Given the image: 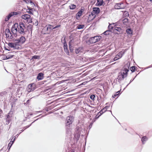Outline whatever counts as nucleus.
Masks as SVG:
<instances>
[{"label":"nucleus","instance_id":"31","mask_svg":"<svg viewBox=\"0 0 152 152\" xmlns=\"http://www.w3.org/2000/svg\"><path fill=\"white\" fill-rule=\"evenodd\" d=\"M106 110L104 108L102 109L99 113H100V115L105 112L106 111Z\"/></svg>","mask_w":152,"mask_h":152},{"label":"nucleus","instance_id":"19","mask_svg":"<svg viewBox=\"0 0 152 152\" xmlns=\"http://www.w3.org/2000/svg\"><path fill=\"white\" fill-rule=\"evenodd\" d=\"M128 22V19L127 18H125L122 20V23L123 25H127Z\"/></svg>","mask_w":152,"mask_h":152},{"label":"nucleus","instance_id":"13","mask_svg":"<svg viewBox=\"0 0 152 152\" xmlns=\"http://www.w3.org/2000/svg\"><path fill=\"white\" fill-rule=\"evenodd\" d=\"M44 78V74L42 73H40L38 75L37 77V79L38 80H41L43 79Z\"/></svg>","mask_w":152,"mask_h":152},{"label":"nucleus","instance_id":"42","mask_svg":"<svg viewBox=\"0 0 152 152\" xmlns=\"http://www.w3.org/2000/svg\"><path fill=\"white\" fill-rule=\"evenodd\" d=\"M14 43L15 45H14V47H13V48H14L15 49H17L18 48V45L16 43Z\"/></svg>","mask_w":152,"mask_h":152},{"label":"nucleus","instance_id":"38","mask_svg":"<svg viewBox=\"0 0 152 152\" xmlns=\"http://www.w3.org/2000/svg\"><path fill=\"white\" fill-rule=\"evenodd\" d=\"M135 70V67L134 66H132L131 68V70L132 72H134Z\"/></svg>","mask_w":152,"mask_h":152},{"label":"nucleus","instance_id":"16","mask_svg":"<svg viewBox=\"0 0 152 152\" xmlns=\"http://www.w3.org/2000/svg\"><path fill=\"white\" fill-rule=\"evenodd\" d=\"M14 138L13 139V141L12 140V141H10V143L8 144V147H9L8 150H9L10 148H11V147L12 146V145L14 143V141H15V137L14 136Z\"/></svg>","mask_w":152,"mask_h":152},{"label":"nucleus","instance_id":"50","mask_svg":"<svg viewBox=\"0 0 152 152\" xmlns=\"http://www.w3.org/2000/svg\"><path fill=\"white\" fill-rule=\"evenodd\" d=\"M12 57H13L12 56H11L10 57H8V58H7V56L6 58L7 59H8L10 58H12Z\"/></svg>","mask_w":152,"mask_h":152},{"label":"nucleus","instance_id":"32","mask_svg":"<svg viewBox=\"0 0 152 152\" xmlns=\"http://www.w3.org/2000/svg\"><path fill=\"white\" fill-rule=\"evenodd\" d=\"M81 48H79L77 49H76L75 50V52L76 54L80 52L81 51Z\"/></svg>","mask_w":152,"mask_h":152},{"label":"nucleus","instance_id":"46","mask_svg":"<svg viewBox=\"0 0 152 152\" xmlns=\"http://www.w3.org/2000/svg\"><path fill=\"white\" fill-rule=\"evenodd\" d=\"M84 11V9L81 8L80 10L79 11L81 12V13H82V12Z\"/></svg>","mask_w":152,"mask_h":152},{"label":"nucleus","instance_id":"60","mask_svg":"<svg viewBox=\"0 0 152 152\" xmlns=\"http://www.w3.org/2000/svg\"><path fill=\"white\" fill-rule=\"evenodd\" d=\"M151 1H152V0H149Z\"/></svg>","mask_w":152,"mask_h":152},{"label":"nucleus","instance_id":"47","mask_svg":"<svg viewBox=\"0 0 152 152\" xmlns=\"http://www.w3.org/2000/svg\"><path fill=\"white\" fill-rule=\"evenodd\" d=\"M134 78L132 80H131L130 81V83L126 86V87L131 83L133 80H134Z\"/></svg>","mask_w":152,"mask_h":152},{"label":"nucleus","instance_id":"57","mask_svg":"<svg viewBox=\"0 0 152 152\" xmlns=\"http://www.w3.org/2000/svg\"><path fill=\"white\" fill-rule=\"evenodd\" d=\"M106 1H107L108 2H109V1H110V0H105Z\"/></svg>","mask_w":152,"mask_h":152},{"label":"nucleus","instance_id":"51","mask_svg":"<svg viewBox=\"0 0 152 152\" xmlns=\"http://www.w3.org/2000/svg\"><path fill=\"white\" fill-rule=\"evenodd\" d=\"M152 67V66L151 65L150 66H149L147 67L146 68H145V69H148L150 67Z\"/></svg>","mask_w":152,"mask_h":152},{"label":"nucleus","instance_id":"2","mask_svg":"<svg viewBox=\"0 0 152 152\" xmlns=\"http://www.w3.org/2000/svg\"><path fill=\"white\" fill-rule=\"evenodd\" d=\"M83 124H82V125H79L78 124L75 128V130L76 133L74 135L75 138L74 139L75 140V142L76 141L77 142L82 132H83V131L84 130L83 128Z\"/></svg>","mask_w":152,"mask_h":152},{"label":"nucleus","instance_id":"43","mask_svg":"<svg viewBox=\"0 0 152 152\" xmlns=\"http://www.w3.org/2000/svg\"><path fill=\"white\" fill-rule=\"evenodd\" d=\"M60 25H57L54 27H53V29H55L59 27H60Z\"/></svg>","mask_w":152,"mask_h":152},{"label":"nucleus","instance_id":"54","mask_svg":"<svg viewBox=\"0 0 152 152\" xmlns=\"http://www.w3.org/2000/svg\"><path fill=\"white\" fill-rule=\"evenodd\" d=\"M29 14H32V12L30 11L28 12Z\"/></svg>","mask_w":152,"mask_h":152},{"label":"nucleus","instance_id":"10","mask_svg":"<svg viewBox=\"0 0 152 152\" xmlns=\"http://www.w3.org/2000/svg\"><path fill=\"white\" fill-rule=\"evenodd\" d=\"M53 26L49 24L47 25L44 28L43 30L50 32L52 30L54 29H53Z\"/></svg>","mask_w":152,"mask_h":152},{"label":"nucleus","instance_id":"34","mask_svg":"<svg viewBox=\"0 0 152 152\" xmlns=\"http://www.w3.org/2000/svg\"><path fill=\"white\" fill-rule=\"evenodd\" d=\"M27 21L28 23H31L32 22V18H31V17H30L29 18H28L27 20Z\"/></svg>","mask_w":152,"mask_h":152},{"label":"nucleus","instance_id":"17","mask_svg":"<svg viewBox=\"0 0 152 152\" xmlns=\"http://www.w3.org/2000/svg\"><path fill=\"white\" fill-rule=\"evenodd\" d=\"M103 3V0H97V2L96 5L98 6H102Z\"/></svg>","mask_w":152,"mask_h":152},{"label":"nucleus","instance_id":"30","mask_svg":"<svg viewBox=\"0 0 152 152\" xmlns=\"http://www.w3.org/2000/svg\"><path fill=\"white\" fill-rule=\"evenodd\" d=\"M84 27V25H79L77 26V28L78 29H81L83 28Z\"/></svg>","mask_w":152,"mask_h":152},{"label":"nucleus","instance_id":"44","mask_svg":"<svg viewBox=\"0 0 152 152\" xmlns=\"http://www.w3.org/2000/svg\"><path fill=\"white\" fill-rule=\"evenodd\" d=\"M118 59H119V58H118V57L116 56L114 58L113 60L115 61L117 60Z\"/></svg>","mask_w":152,"mask_h":152},{"label":"nucleus","instance_id":"8","mask_svg":"<svg viewBox=\"0 0 152 152\" xmlns=\"http://www.w3.org/2000/svg\"><path fill=\"white\" fill-rule=\"evenodd\" d=\"M35 85L34 84H30L28 86L27 91L28 92H30L34 91L35 89Z\"/></svg>","mask_w":152,"mask_h":152},{"label":"nucleus","instance_id":"6","mask_svg":"<svg viewBox=\"0 0 152 152\" xmlns=\"http://www.w3.org/2000/svg\"><path fill=\"white\" fill-rule=\"evenodd\" d=\"M18 23H15L12 26L11 29L12 34L14 35L15 37H16L17 36V32H18Z\"/></svg>","mask_w":152,"mask_h":152},{"label":"nucleus","instance_id":"35","mask_svg":"<svg viewBox=\"0 0 152 152\" xmlns=\"http://www.w3.org/2000/svg\"><path fill=\"white\" fill-rule=\"evenodd\" d=\"M40 56H32V58L35 59H38L39 58Z\"/></svg>","mask_w":152,"mask_h":152},{"label":"nucleus","instance_id":"15","mask_svg":"<svg viewBox=\"0 0 152 152\" xmlns=\"http://www.w3.org/2000/svg\"><path fill=\"white\" fill-rule=\"evenodd\" d=\"M93 10L95 13L97 14L100 12V9L99 8L94 7L93 8Z\"/></svg>","mask_w":152,"mask_h":152},{"label":"nucleus","instance_id":"39","mask_svg":"<svg viewBox=\"0 0 152 152\" xmlns=\"http://www.w3.org/2000/svg\"><path fill=\"white\" fill-rule=\"evenodd\" d=\"M95 97V96L94 95L92 94L90 96V98L92 100H94Z\"/></svg>","mask_w":152,"mask_h":152},{"label":"nucleus","instance_id":"49","mask_svg":"<svg viewBox=\"0 0 152 152\" xmlns=\"http://www.w3.org/2000/svg\"><path fill=\"white\" fill-rule=\"evenodd\" d=\"M110 107V106H106L104 108L106 109V110H107L108 109V107Z\"/></svg>","mask_w":152,"mask_h":152},{"label":"nucleus","instance_id":"29","mask_svg":"<svg viewBox=\"0 0 152 152\" xmlns=\"http://www.w3.org/2000/svg\"><path fill=\"white\" fill-rule=\"evenodd\" d=\"M12 113H13L12 111H10L7 115L6 118H10V117H11L12 116L11 115L12 114Z\"/></svg>","mask_w":152,"mask_h":152},{"label":"nucleus","instance_id":"59","mask_svg":"<svg viewBox=\"0 0 152 152\" xmlns=\"http://www.w3.org/2000/svg\"><path fill=\"white\" fill-rule=\"evenodd\" d=\"M42 111H39L38 112H39V113H41L42 112Z\"/></svg>","mask_w":152,"mask_h":152},{"label":"nucleus","instance_id":"48","mask_svg":"<svg viewBox=\"0 0 152 152\" xmlns=\"http://www.w3.org/2000/svg\"><path fill=\"white\" fill-rule=\"evenodd\" d=\"M92 124L91 123V124L88 127V128L89 129H90L91 128V127H92Z\"/></svg>","mask_w":152,"mask_h":152},{"label":"nucleus","instance_id":"27","mask_svg":"<svg viewBox=\"0 0 152 152\" xmlns=\"http://www.w3.org/2000/svg\"><path fill=\"white\" fill-rule=\"evenodd\" d=\"M69 8L70 9L74 10L76 7V6L74 4H72L69 6Z\"/></svg>","mask_w":152,"mask_h":152},{"label":"nucleus","instance_id":"33","mask_svg":"<svg viewBox=\"0 0 152 152\" xmlns=\"http://www.w3.org/2000/svg\"><path fill=\"white\" fill-rule=\"evenodd\" d=\"M14 45H15L14 43H9L8 44V46L11 48H13L14 47Z\"/></svg>","mask_w":152,"mask_h":152},{"label":"nucleus","instance_id":"36","mask_svg":"<svg viewBox=\"0 0 152 152\" xmlns=\"http://www.w3.org/2000/svg\"><path fill=\"white\" fill-rule=\"evenodd\" d=\"M110 30H107L104 32V34L105 35H107L110 34Z\"/></svg>","mask_w":152,"mask_h":152},{"label":"nucleus","instance_id":"9","mask_svg":"<svg viewBox=\"0 0 152 152\" xmlns=\"http://www.w3.org/2000/svg\"><path fill=\"white\" fill-rule=\"evenodd\" d=\"M18 14V13L16 12H12L9 14L5 18V20L7 21L9 20V19L12 16L14 15H16Z\"/></svg>","mask_w":152,"mask_h":152},{"label":"nucleus","instance_id":"7","mask_svg":"<svg viewBox=\"0 0 152 152\" xmlns=\"http://www.w3.org/2000/svg\"><path fill=\"white\" fill-rule=\"evenodd\" d=\"M101 38V36H96L91 37L89 39V41L91 43H95L100 40Z\"/></svg>","mask_w":152,"mask_h":152},{"label":"nucleus","instance_id":"28","mask_svg":"<svg viewBox=\"0 0 152 152\" xmlns=\"http://www.w3.org/2000/svg\"><path fill=\"white\" fill-rule=\"evenodd\" d=\"M82 13L81 12L78 11L76 15V18L77 19H78V18L80 17L82 15Z\"/></svg>","mask_w":152,"mask_h":152},{"label":"nucleus","instance_id":"24","mask_svg":"<svg viewBox=\"0 0 152 152\" xmlns=\"http://www.w3.org/2000/svg\"><path fill=\"white\" fill-rule=\"evenodd\" d=\"M114 31L115 32V31H117L119 32H120L121 31V28L120 27H117V26H114Z\"/></svg>","mask_w":152,"mask_h":152},{"label":"nucleus","instance_id":"56","mask_svg":"<svg viewBox=\"0 0 152 152\" xmlns=\"http://www.w3.org/2000/svg\"><path fill=\"white\" fill-rule=\"evenodd\" d=\"M2 112V110H0V113H1Z\"/></svg>","mask_w":152,"mask_h":152},{"label":"nucleus","instance_id":"61","mask_svg":"<svg viewBox=\"0 0 152 152\" xmlns=\"http://www.w3.org/2000/svg\"><path fill=\"white\" fill-rule=\"evenodd\" d=\"M71 152H74V151H72Z\"/></svg>","mask_w":152,"mask_h":152},{"label":"nucleus","instance_id":"14","mask_svg":"<svg viewBox=\"0 0 152 152\" xmlns=\"http://www.w3.org/2000/svg\"><path fill=\"white\" fill-rule=\"evenodd\" d=\"M123 4L121 3L117 4L115 5V9H122L123 7L121 6Z\"/></svg>","mask_w":152,"mask_h":152},{"label":"nucleus","instance_id":"3","mask_svg":"<svg viewBox=\"0 0 152 152\" xmlns=\"http://www.w3.org/2000/svg\"><path fill=\"white\" fill-rule=\"evenodd\" d=\"M18 32L20 34L24 35L25 34L26 31L25 30L26 28L24 24L22 22L19 23V25L18 24Z\"/></svg>","mask_w":152,"mask_h":152},{"label":"nucleus","instance_id":"58","mask_svg":"<svg viewBox=\"0 0 152 152\" xmlns=\"http://www.w3.org/2000/svg\"><path fill=\"white\" fill-rule=\"evenodd\" d=\"M24 130H21V132H23L24 131Z\"/></svg>","mask_w":152,"mask_h":152},{"label":"nucleus","instance_id":"21","mask_svg":"<svg viewBox=\"0 0 152 152\" xmlns=\"http://www.w3.org/2000/svg\"><path fill=\"white\" fill-rule=\"evenodd\" d=\"M124 53L123 52L121 51L116 56L118 57V58L119 59L122 57V55H123Z\"/></svg>","mask_w":152,"mask_h":152},{"label":"nucleus","instance_id":"23","mask_svg":"<svg viewBox=\"0 0 152 152\" xmlns=\"http://www.w3.org/2000/svg\"><path fill=\"white\" fill-rule=\"evenodd\" d=\"M115 24L114 23H112L111 24H110L108 26V29L110 30L113 29L114 28V25Z\"/></svg>","mask_w":152,"mask_h":152},{"label":"nucleus","instance_id":"52","mask_svg":"<svg viewBox=\"0 0 152 152\" xmlns=\"http://www.w3.org/2000/svg\"><path fill=\"white\" fill-rule=\"evenodd\" d=\"M38 24V22L37 21H36L35 23V24L36 25H37Z\"/></svg>","mask_w":152,"mask_h":152},{"label":"nucleus","instance_id":"11","mask_svg":"<svg viewBox=\"0 0 152 152\" xmlns=\"http://www.w3.org/2000/svg\"><path fill=\"white\" fill-rule=\"evenodd\" d=\"M114 24H115V25L114 26H118L122 27L124 26L123 25L122 20H120L117 22L114 23Z\"/></svg>","mask_w":152,"mask_h":152},{"label":"nucleus","instance_id":"25","mask_svg":"<svg viewBox=\"0 0 152 152\" xmlns=\"http://www.w3.org/2000/svg\"><path fill=\"white\" fill-rule=\"evenodd\" d=\"M20 39V41L21 43H24L26 39L24 37L22 36L21 37Z\"/></svg>","mask_w":152,"mask_h":152},{"label":"nucleus","instance_id":"41","mask_svg":"<svg viewBox=\"0 0 152 152\" xmlns=\"http://www.w3.org/2000/svg\"><path fill=\"white\" fill-rule=\"evenodd\" d=\"M10 118H6V121L7 122L6 124H8L10 121Z\"/></svg>","mask_w":152,"mask_h":152},{"label":"nucleus","instance_id":"37","mask_svg":"<svg viewBox=\"0 0 152 152\" xmlns=\"http://www.w3.org/2000/svg\"><path fill=\"white\" fill-rule=\"evenodd\" d=\"M120 92V91H119L116 92V94H114V96H113V97H115L117 96L119 94Z\"/></svg>","mask_w":152,"mask_h":152},{"label":"nucleus","instance_id":"20","mask_svg":"<svg viewBox=\"0 0 152 152\" xmlns=\"http://www.w3.org/2000/svg\"><path fill=\"white\" fill-rule=\"evenodd\" d=\"M129 12L127 11H125L123 12V16L124 17H126L129 16Z\"/></svg>","mask_w":152,"mask_h":152},{"label":"nucleus","instance_id":"12","mask_svg":"<svg viewBox=\"0 0 152 152\" xmlns=\"http://www.w3.org/2000/svg\"><path fill=\"white\" fill-rule=\"evenodd\" d=\"M64 50L66 53L68 54L69 53V52L67 48V45L66 41H65V39H64Z\"/></svg>","mask_w":152,"mask_h":152},{"label":"nucleus","instance_id":"1","mask_svg":"<svg viewBox=\"0 0 152 152\" xmlns=\"http://www.w3.org/2000/svg\"><path fill=\"white\" fill-rule=\"evenodd\" d=\"M129 64L128 63L125 65L124 68V69H122L120 73H119L118 77L117 79L119 80H124V78L126 77L127 75L128 72L129 70Z\"/></svg>","mask_w":152,"mask_h":152},{"label":"nucleus","instance_id":"26","mask_svg":"<svg viewBox=\"0 0 152 152\" xmlns=\"http://www.w3.org/2000/svg\"><path fill=\"white\" fill-rule=\"evenodd\" d=\"M126 32L128 34H132V31L130 28H128L126 30Z\"/></svg>","mask_w":152,"mask_h":152},{"label":"nucleus","instance_id":"40","mask_svg":"<svg viewBox=\"0 0 152 152\" xmlns=\"http://www.w3.org/2000/svg\"><path fill=\"white\" fill-rule=\"evenodd\" d=\"M15 41L16 43H21L20 39H16L15 40Z\"/></svg>","mask_w":152,"mask_h":152},{"label":"nucleus","instance_id":"55","mask_svg":"<svg viewBox=\"0 0 152 152\" xmlns=\"http://www.w3.org/2000/svg\"><path fill=\"white\" fill-rule=\"evenodd\" d=\"M21 133V132H20V133H18L17 135L16 136H18L20 133Z\"/></svg>","mask_w":152,"mask_h":152},{"label":"nucleus","instance_id":"5","mask_svg":"<svg viewBox=\"0 0 152 152\" xmlns=\"http://www.w3.org/2000/svg\"><path fill=\"white\" fill-rule=\"evenodd\" d=\"M5 34L6 37L8 39H12L15 37L14 35L13 34H12L9 29H6L5 30Z\"/></svg>","mask_w":152,"mask_h":152},{"label":"nucleus","instance_id":"4","mask_svg":"<svg viewBox=\"0 0 152 152\" xmlns=\"http://www.w3.org/2000/svg\"><path fill=\"white\" fill-rule=\"evenodd\" d=\"M73 117L72 116H69L66 118V125L67 128L66 129V131L67 133L69 132V131L71 132L70 129H69V128L68 129V128L69 127V126H68V125L72 124V123L73 121Z\"/></svg>","mask_w":152,"mask_h":152},{"label":"nucleus","instance_id":"45","mask_svg":"<svg viewBox=\"0 0 152 152\" xmlns=\"http://www.w3.org/2000/svg\"><path fill=\"white\" fill-rule=\"evenodd\" d=\"M34 122H32L31 123V124L29 125H28V126H26V127H25V129H26V128H28L31 125V124H32L33 123H34Z\"/></svg>","mask_w":152,"mask_h":152},{"label":"nucleus","instance_id":"22","mask_svg":"<svg viewBox=\"0 0 152 152\" xmlns=\"http://www.w3.org/2000/svg\"><path fill=\"white\" fill-rule=\"evenodd\" d=\"M148 140V138L146 137V136H144L142 137L141 139V141L142 142L143 144H144L145 143V142L146 141Z\"/></svg>","mask_w":152,"mask_h":152},{"label":"nucleus","instance_id":"53","mask_svg":"<svg viewBox=\"0 0 152 152\" xmlns=\"http://www.w3.org/2000/svg\"><path fill=\"white\" fill-rule=\"evenodd\" d=\"M14 136H13V137H12V139H11V141H12H12H13V139L14 138Z\"/></svg>","mask_w":152,"mask_h":152},{"label":"nucleus","instance_id":"18","mask_svg":"<svg viewBox=\"0 0 152 152\" xmlns=\"http://www.w3.org/2000/svg\"><path fill=\"white\" fill-rule=\"evenodd\" d=\"M30 17V15L28 14H25L23 15L21 18L24 20H27L28 18H29Z\"/></svg>","mask_w":152,"mask_h":152}]
</instances>
